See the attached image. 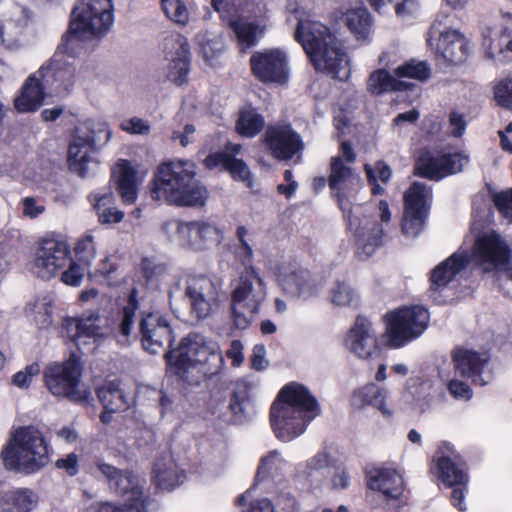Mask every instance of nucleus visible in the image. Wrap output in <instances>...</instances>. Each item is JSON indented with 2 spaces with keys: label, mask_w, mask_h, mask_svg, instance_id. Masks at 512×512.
Here are the masks:
<instances>
[{
  "label": "nucleus",
  "mask_w": 512,
  "mask_h": 512,
  "mask_svg": "<svg viewBox=\"0 0 512 512\" xmlns=\"http://www.w3.org/2000/svg\"><path fill=\"white\" fill-rule=\"evenodd\" d=\"M331 456L326 449L318 451L305 462L299 463L295 469V476L298 480L310 484L321 481L324 470L331 465Z\"/></svg>",
  "instance_id": "nucleus-39"
},
{
  "label": "nucleus",
  "mask_w": 512,
  "mask_h": 512,
  "mask_svg": "<svg viewBox=\"0 0 512 512\" xmlns=\"http://www.w3.org/2000/svg\"><path fill=\"white\" fill-rule=\"evenodd\" d=\"M120 128L123 131L134 135H148L151 130L149 122L138 117H132L122 121Z\"/></svg>",
  "instance_id": "nucleus-62"
},
{
  "label": "nucleus",
  "mask_w": 512,
  "mask_h": 512,
  "mask_svg": "<svg viewBox=\"0 0 512 512\" xmlns=\"http://www.w3.org/2000/svg\"><path fill=\"white\" fill-rule=\"evenodd\" d=\"M289 466V462L282 457L278 450L270 451L260 460L256 480L260 482L267 478L281 477L287 472Z\"/></svg>",
  "instance_id": "nucleus-44"
},
{
  "label": "nucleus",
  "mask_w": 512,
  "mask_h": 512,
  "mask_svg": "<svg viewBox=\"0 0 512 512\" xmlns=\"http://www.w3.org/2000/svg\"><path fill=\"white\" fill-rule=\"evenodd\" d=\"M95 146L94 140L87 134V129L77 126L68 148V162L71 170L85 177L86 165L90 161Z\"/></svg>",
  "instance_id": "nucleus-29"
},
{
  "label": "nucleus",
  "mask_w": 512,
  "mask_h": 512,
  "mask_svg": "<svg viewBox=\"0 0 512 512\" xmlns=\"http://www.w3.org/2000/svg\"><path fill=\"white\" fill-rule=\"evenodd\" d=\"M169 264L152 257H145L141 261V271L148 282L159 281L170 274Z\"/></svg>",
  "instance_id": "nucleus-53"
},
{
  "label": "nucleus",
  "mask_w": 512,
  "mask_h": 512,
  "mask_svg": "<svg viewBox=\"0 0 512 512\" xmlns=\"http://www.w3.org/2000/svg\"><path fill=\"white\" fill-rule=\"evenodd\" d=\"M163 231L170 241L196 252L217 246L223 240L222 231L206 221L171 219L163 224Z\"/></svg>",
  "instance_id": "nucleus-10"
},
{
  "label": "nucleus",
  "mask_w": 512,
  "mask_h": 512,
  "mask_svg": "<svg viewBox=\"0 0 512 512\" xmlns=\"http://www.w3.org/2000/svg\"><path fill=\"white\" fill-rule=\"evenodd\" d=\"M185 472L172 458L156 461L152 472V482L161 490H171L184 482Z\"/></svg>",
  "instance_id": "nucleus-35"
},
{
  "label": "nucleus",
  "mask_w": 512,
  "mask_h": 512,
  "mask_svg": "<svg viewBox=\"0 0 512 512\" xmlns=\"http://www.w3.org/2000/svg\"><path fill=\"white\" fill-rule=\"evenodd\" d=\"M74 253L76 261L85 267H89L96 257V245L93 235L86 234L78 239L74 247Z\"/></svg>",
  "instance_id": "nucleus-55"
},
{
  "label": "nucleus",
  "mask_w": 512,
  "mask_h": 512,
  "mask_svg": "<svg viewBox=\"0 0 512 512\" xmlns=\"http://www.w3.org/2000/svg\"><path fill=\"white\" fill-rule=\"evenodd\" d=\"M138 307L137 290L133 289L129 295L127 304L123 307L120 313V320L117 326L118 342L123 344L126 343L128 337L131 335Z\"/></svg>",
  "instance_id": "nucleus-47"
},
{
  "label": "nucleus",
  "mask_w": 512,
  "mask_h": 512,
  "mask_svg": "<svg viewBox=\"0 0 512 512\" xmlns=\"http://www.w3.org/2000/svg\"><path fill=\"white\" fill-rule=\"evenodd\" d=\"M237 39L243 48H249L258 43L265 31V20L237 19L230 23Z\"/></svg>",
  "instance_id": "nucleus-40"
},
{
  "label": "nucleus",
  "mask_w": 512,
  "mask_h": 512,
  "mask_svg": "<svg viewBox=\"0 0 512 512\" xmlns=\"http://www.w3.org/2000/svg\"><path fill=\"white\" fill-rule=\"evenodd\" d=\"M39 373V364L32 363L30 365H27L23 370L15 373L12 377V383L20 389H27L30 386L33 378L39 375Z\"/></svg>",
  "instance_id": "nucleus-61"
},
{
  "label": "nucleus",
  "mask_w": 512,
  "mask_h": 512,
  "mask_svg": "<svg viewBox=\"0 0 512 512\" xmlns=\"http://www.w3.org/2000/svg\"><path fill=\"white\" fill-rule=\"evenodd\" d=\"M89 198L101 224L119 223L123 220L124 212L110 206L114 200L110 190L92 193Z\"/></svg>",
  "instance_id": "nucleus-43"
},
{
  "label": "nucleus",
  "mask_w": 512,
  "mask_h": 512,
  "mask_svg": "<svg viewBox=\"0 0 512 512\" xmlns=\"http://www.w3.org/2000/svg\"><path fill=\"white\" fill-rule=\"evenodd\" d=\"M79 127H85L87 134L94 140V144H106L112 137V130L108 123L101 119H90L80 124Z\"/></svg>",
  "instance_id": "nucleus-57"
},
{
  "label": "nucleus",
  "mask_w": 512,
  "mask_h": 512,
  "mask_svg": "<svg viewBox=\"0 0 512 512\" xmlns=\"http://www.w3.org/2000/svg\"><path fill=\"white\" fill-rule=\"evenodd\" d=\"M45 86L41 77L36 73L25 81L21 93L15 99V108L22 113L33 112L42 104Z\"/></svg>",
  "instance_id": "nucleus-36"
},
{
  "label": "nucleus",
  "mask_w": 512,
  "mask_h": 512,
  "mask_svg": "<svg viewBox=\"0 0 512 512\" xmlns=\"http://www.w3.org/2000/svg\"><path fill=\"white\" fill-rule=\"evenodd\" d=\"M161 9L165 16L178 26H186L190 13L182 0H161Z\"/></svg>",
  "instance_id": "nucleus-51"
},
{
  "label": "nucleus",
  "mask_w": 512,
  "mask_h": 512,
  "mask_svg": "<svg viewBox=\"0 0 512 512\" xmlns=\"http://www.w3.org/2000/svg\"><path fill=\"white\" fill-rule=\"evenodd\" d=\"M431 69L426 61L409 60L395 69L398 80L413 79L425 81L430 77Z\"/></svg>",
  "instance_id": "nucleus-50"
},
{
  "label": "nucleus",
  "mask_w": 512,
  "mask_h": 512,
  "mask_svg": "<svg viewBox=\"0 0 512 512\" xmlns=\"http://www.w3.org/2000/svg\"><path fill=\"white\" fill-rule=\"evenodd\" d=\"M97 395L104 409L122 411L129 406V400L118 382L112 381L99 387Z\"/></svg>",
  "instance_id": "nucleus-45"
},
{
  "label": "nucleus",
  "mask_w": 512,
  "mask_h": 512,
  "mask_svg": "<svg viewBox=\"0 0 512 512\" xmlns=\"http://www.w3.org/2000/svg\"><path fill=\"white\" fill-rule=\"evenodd\" d=\"M169 366L176 368L181 374L188 368L201 365L203 373L216 372L223 363L218 343L198 333H190L184 337L179 346L165 354Z\"/></svg>",
  "instance_id": "nucleus-6"
},
{
  "label": "nucleus",
  "mask_w": 512,
  "mask_h": 512,
  "mask_svg": "<svg viewBox=\"0 0 512 512\" xmlns=\"http://www.w3.org/2000/svg\"><path fill=\"white\" fill-rule=\"evenodd\" d=\"M70 260L71 249L68 242L58 237H47L39 241L29 269L34 276L50 280L59 275Z\"/></svg>",
  "instance_id": "nucleus-14"
},
{
  "label": "nucleus",
  "mask_w": 512,
  "mask_h": 512,
  "mask_svg": "<svg viewBox=\"0 0 512 512\" xmlns=\"http://www.w3.org/2000/svg\"><path fill=\"white\" fill-rule=\"evenodd\" d=\"M184 282V298L187 299L193 316L206 319L218 309L223 298V284L220 279L197 273L187 274Z\"/></svg>",
  "instance_id": "nucleus-11"
},
{
  "label": "nucleus",
  "mask_w": 512,
  "mask_h": 512,
  "mask_svg": "<svg viewBox=\"0 0 512 512\" xmlns=\"http://www.w3.org/2000/svg\"><path fill=\"white\" fill-rule=\"evenodd\" d=\"M345 347L361 360H371L380 353L378 333L373 324L364 317H357L345 337Z\"/></svg>",
  "instance_id": "nucleus-21"
},
{
  "label": "nucleus",
  "mask_w": 512,
  "mask_h": 512,
  "mask_svg": "<svg viewBox=\"0 0 512 512\" xmlns=\"http://www.w3.org/2000/svg\"><path fill=\"white\" fill-rule=\"evenodd\" d=\"M389 391L375 383H368L353 393V404L358 407L371 406L384 416L391 417L393 410L389 407L387 399Z\"/></svg>",
  "instance_id": "nucleus-33"
},
{
  "label": "nucleus",
  "mask_w": 512,
  "mask_h": 512,
  "mask_svg": "<svg viewBox=\"0 0 512 512\" xmlns=\"http://www.w3.org/2000/svg\"><path fill=\"white\" fill-rule=\"evenodd\" d=\"M229 408L237 420L246 418L251 408L249 392L244 385H238L230 398Z\"/></svg>",
  "instance_id": "nucleus-52"
},
{
  "label": "nucleus",
  "mask_w": 512,
  "mask_h": 512,
  "mask_svg": "<svg viewBox=\"0 0 512 512\" xmlns=\"http://www.w3.org/2000/svg\"><path fill=\"white\" fill-rule=\"evenodd\" d=\"M434 462L438 480L446 487L452 488L451 504L460 512L466 511L465 498L468 492L469 476L459 453L451 444L444 443L438 448Z\"/></svg>",
  "instance_id": "nucleus-8"
},
{
  "label": "nucleus",
  "mask_w": 512,
  "mask_h": 512,
  "mask_svg": "<svg viewBox=\"0 0 512 512\" xmlns=\"http://www.w3.org/2000/svg\"><path fill=\"white\" fill-rule=\"evenodd\" d=\"M253 75L263 83L283 84L288 80V57L280 48L262 49L250 58Z\"/></svg>",
  "instance_id": "nucleus-18"
},
{
  "label": "nucleus",
  "mask_w": 512,
  "mask_h": 512,
  "mask_svg": "<svg viewBox=\"0 0 512 512\" xmlns=\"http://www.w3.org/2000/svg\"><path fill=\"white\" fill-rule=\"evenodd\" d=\"M81 364L72 354L63 363L49 366L45 372V383L49 391L58 397H67L77 403H85L90 392L80 386Z\"/></svg>",
  "instance_id": "nucleus-13"
},
{
  "label": "nucleus",
  "mask_w": 512,
  "mask_h": 512,
  "mask_svg": "<svg viewBox=\"0 0 512 512\" xmlns=\"http://www.w3.org/2000/svg\"><path fill=\"white\" fill-rule=\"evenodd\" d=\"M294 38L309 55L319 50L330 38H335V36L321 22L311 18H299Z\"/></svg>",
  "instance_id": "nucleus-28"
},
{
  "label": "nucleus",
  "mask_w": 512,
  "mask_h": 512,
  "mask_svg": "<svg viewBox=\"0 0 512 512\" xmlns=\"http://www.w3.org/2000/svg\"><path fill=\"white\" fill-rule=\"evenodd\" d=\"M265 125V120L256 109L245 107L239 112L236 123V131L244 137L252 138L256 136Z\"/></svg>",
  "instance_id": "nucleus-46"
},
{
  "label": "nucleus",
  "mask_w": 512,
  "mask_h": 512,
  "mask_svg": "<svg viewBox=\"0 0 512 512\" xmlns=\"http://www.w3.org/2000/svg\"><path fill=\"white\" fill-rule=\"evenodd\" d=\"M10 499L19 512H31L38 504L36 492L28 488H18L10 493Z\"/></svg>",
  "instance_id": "nucleus-56"
},
{
  "label": "nucleus",
  "mask_w": 512,
  "mask_h": 512,
  "mask_svg": "<svg viewBox=\"0 0 512 512\" xmlns=\"http://www.w3.org/2000/svg\"><path fill=\"white\" fill-rule=\"evenodd\" d=\"M468 160V156L462 153L433 154L424 152L416 161L414 172L420 177L440 180L448 175L460 172Z\"/></svg>",
  "instance_id": "nucleus-19"
},
{
  "label": "nucleus",
  "mask_w": 512,
  "mask_h": 512,
  "mask_svg": "<svg viewBox=\"0 0 512 512\" xmlns=\"http://www.w3.org/2000/svg\"><path fill=\"white\" fill-rule=\"evenodd\" d=\"M452 361L455 372L476 385L484 386L492 378L489 357L485 353L458 347L453 351Z\"/></svg>",
  "instance_id": "nucleus-22"
},
{
  "label": "nucleus",
  "mask_w": 512,
  "mask_h": 512,
  "mask_svg": "<svg viewBox=\"0 0 512 512\" xmlns=\"http://www.w3.org/2000/svg\"><path fill=\"white\" fill-rule=\"evenodd\" d=\"M329 299L334 306L355 307L359 304V293L347 281L336 282L329 290Z\"/></svg>",
  "instance_id": "nucleus-48"
},
{
  "label": "nucleus",
  "mask_w": 512,
  "mask_h": 512,
  "mask_svg": "<svg viewBox=\"0 0 512 512\" xmlns=\"http://www.w3.org/2000/svg\"><path fill=\"white\" fill-rule=\"evenodd\" d=\"M494 204L502 216L512 222V189L496 194Z\"/></svg>",
  "instance_id": "nucleus-64"
},
{
  "label": "nucleus",
  "mask_w": 512,
  "mask_h": 512,
  "mask_svg": "<svg viewBox=\"0 0 512 512\" xmlns=\"http://www.w3.org/2000/svg\"><path fill=\"white\" fill-rule=\"evenodd\" d=\"M204 164L209 169L222 167L230 173L234 180L243 182L248 188H253L250 169L241 159L235 158L228 153H214L204 159Z\"/></svg>",
  "instance_id": "nucleus-34"
},
{
  "label": "nucleus",
  "mask_w": 512,
  "mask_h": 512,
  "mask_svg": "<svg viewBox=\"0 0 512 512\" xmlns=\"http://www.w3.org/2000/svg\"><path fill=\"white\" fill-rule=\"evenodd\" d=\"M112 176L117 184V191L126 204L137 198L136 171L127 160H120L112 169Z\"/></svg>",
  "instance_id": "nucleus-38"
},
{
  "label": "nucleus",
  "mask_w": 512,
  "mask_h": 512,
  "mask_svg": "<svg viewBox=\"0 0 512 512\" xmlns=\"http://www.w3.org/2000/svg\"><path fill=\"white\" fill-rule=\"evenodd\" d=\"M114 23L112 0H79L74 6L67 41L102 37Z\"/></svg>",
  "instance_id": "nucleus-7"
},
{
  "label": "nucleus",
  "mask_w": 512,
  "mask_h": 512,
  "mask_svg": "<svg viewBox=\"0 0 512 512\" xmlns=\"http://www.w3.org/2000/svg\"><path fill=\"white\" fill-rule=\"evenodd\" d=\"M22 179L27 186L32 188H45L48 171L41 166H29L22 172Z\"/></svg>",
  "instance_id": "nucleus-59"
},
{
  "label": "nucleus",
  "mask_w": 512,
  "mask_h": 512,
  "mask_svg": "<svg viewBox=\"0 0 512 512\" xmlns=\"http://www.w3.org/2000/svg\"><path fill=\"white\" fill-rule=\"evenodd\" d=\"M267 297V283L260 271L256 267L244 268L230 282L228 311L232 327L248 329L261 313Z\"/></svg>",
  "instance_id": "nucleus-4"
},
{
  "label": "nucleus",
  "mask_w": 512,
  "mask_h": 512,
  "mask_svg": "<svg viewBox=\"0 0 512 512\" xmlns=\"http://www.w3.org/2000/svg\"><path fill=\"white\" fill-rule=\"evenodd\" d=\"M343 21L357 41L365 44L371 42L374 20L365 6L348 9L343 15Z\"/></svg>",
  "instance_id": "nucleus-32"
},
{
  "label": "nucleus",
  "mask_w": 512,
  "mask_h": 512,
  "mask_svg": "<svg viewBox=\"0 0 512 512\" xmlns=\"http://www.w3.org/2000/svg\"><path fill=\"white\" fill-rule=\"evenodd\" d=\"M45 88L58 96H66L76 84L78 74L70 57L60 49L51 57L49 62L37 71Z\"/></svg>",
  "instance_id": "nucleus-17"
},
{
  "label": "nucleus",
  "mask_w": 512,
  "mask_h": 512,
  "mask_svg": "<svg viewBox=\"0 0 512 512\" xmlns=\"http://www.w3.org/2000/svg\"><path fill=\"white\" fill-rule=\"evenodd\" d=\"M195 164L188 160H172L159 165L151 188V197L176 206L203 205L206 188L195 178Z\"/></svg>",
  "instance_id": "nucleus-3"
},
{
  "label": "nucleus",
  "mask_w": 512,
  "mask_h": 512,
  "mask_svg": "<svg viewBox=\"0 0 512 512\" xmlns=\"http://www.w3.org/2000/svg\"><path fill=\"white\" fill-rule=\"evenodd\" d=\"M266 143L275 158L289 160L303 149V143L289 124L269 126Z\"/></svg>",
  "instance_id": "nucleus-26"
},
{
  "label": "nucleus",
  "mask_w": 512,
  "mask_h": 512,
  "mask_svg": "<svg viewBox=\"0 0 512 512\" xmlns=\"http://www.w3.org/2000/svg\"><path fill=\"white\" fill-rule=\"evenodd\" d=\"M27 22V15L20 8H17L14 18L0 20V46L10 51L19 49Z\"/></svg>",
  "instance_id": "nucleus-37"
},
{
  "label": "nucleus",
  "mask_w": 512,
  "mask_h": 512,
  "mask_svg": "<svg viewBox=\"0 0 512 512\" xmlns=\"http://www.w3.org/2000/svg\"><path fill=\"white\" fill-rule=\"evenodd\" d=\"M365 171L369 183L372 185L371 190L373 194H383L384 188H382L377 181L378 179L381 180L383 183L389 181L392 174L390 166H388L382 161H379L375 164L374 167L370 166L369 164H366Z\"/></svg>",
  "instance_id": "nucleus-54"
},
{
  "label": "nucleus",
  "mask_w": 512,
  "mask_h": 512,
  "mask_svg": "<svg viewBox=\"0 0 512 512\" xmlns=\"http://www.w3.org/2000/svg\"><path fill=\"white\" fill-rule=\"evenodd\" d=\"M82 338L102 337L107 333V319L98 311H87L79 317Z\"/></svg>",
  "instance_id": "nucleus-49"
},
{
  "label": "nucleus",
  "mask_w": 512,
  "mask_h": 512,
  "mask_svg": "<svg viewBox=\"0 0 512 512\" xmlns=\"http://www.w3.org/2000/svg\"><path fill=\"white\" fill-rule=\"evenodd\" d=\"M25 311L30 322L39 329H46L53 322V299L48 294L40 295L27 304Z\"/></svg>",
  "instance_id": "nucleus-42"
},
{
  "label": "nucleus",
  "mask_w": 512,
  "mask_h": 512,
  "mask_svg": "<svg viewBox=\"0 0 512 512\" xmlns=\"http://www.w3.org/2000/svg\"><path fill=\"white\" fill-rule=\"evenodd\" d=\"M98 512H147V504L124 502L122 505L103 503L99 506Z\"/></svg>",
  "instance_id": "nucleus-63"
},
{
  "label": "nucleus",
  "mask_w": 512,
  "mask_h": 512,
  "mask_svg": "<svg viewBox=\"0 0 512 512\" xmlns=\"http://www.w3.org/2000/svg\"><path fill=\"white\" fill-rule=\"evenodd\" d=\"M87 268L88 267H85L78 261L73 260V258L71 257V260L66 266V269L64 268L62 271H60V279L64 284L68 286H80L86 274Z\"/></svg>",
  "instance_id": "nucleus-58"
},
{
  "label": "nucleus",
  "mask_w": 512,
  "mask_h": 512,
  "mask_svg": "<svg viewBox=\"0 0 512 512\" xmlns=\"http://www.w3.org/2000/svg\"><path fill=\"white\" fill-rule=\"evenodd\" d=\"M140 332L143 347L151 354L159 353L165 346L170 347L174 341L168 319L158 312L143 315L140 321Z\"/></svg>",
  "instance_id": "nucleus-23"
},
{
  "label": "nucleus",
  "mask_w": 512,
  "mask_h": 512,
  "mask_svg": "<svg viewBox=\"0 0 512 512\" xmlns=\"http://www.w3.org/2000/svg\"><path fill=\"white\" fill-rule=\"evenodd\" d=\"M431 198L430 187L421 182L413 183L404 194L402 232L406 236L415 238L423 231Z\"/></svg>",
  "instance_id": "nucleus-16"
},
{
  "label": "nucleus",
  "mask_w": 512,
  "mask_h": 512,
  "mask_svg": "<svg viewBox=\"0 0 512 512\" xmlns=\"http://www.w3.org/2000/svg\"><path fill=\"white\" fill-rule=\"evenodd\" d=\"M411 84L398 77L392 76L385 69H377L371 73L367 82L368 91L374 95H381L392 91H405L411 88Z\"/></svg>",
  "instance_id": "nucleus-41"
},
{
  "label": "nucleus",
  "mask_w": 512,
  "mask_h": 512,
  "mask_svg": "<svg viewBox=\"0 0 512 512\" xmlns=\"http://www.w3.org/2000/svg\"><path fill=\"white\" fill-rule=\"evenodd\" d=\"M308 56L317 70L335 79L343 80L348 77L347 55L336 37L330 38L324 46Z\"/></svg>",
  "instance_id": "nucleus-24"
},
{
  "label": "nucleus",
  "mask_w": 512,
  "mask_h": 512,
  "mask_svg": "<svg viewBox=\"0 0 512 512\" xmlns=\"http://www.w3.org/2000/svg\"><path fill=\"white\" fill-rule=\"evenodd\" d=\"M360 184L358 174L340 156H334L330 162L329 186L337 197L339 206L347 217L349 231L355 238L357 253L368 258L381 244L383 227L378 224L370 206L350 207L348 197Z\"/></svg>",
  "instance_id": "nucleus-1"
},
{
  "label": "nucleus",
  "mask_w": 512,
  "mask_h": 512,
  "mask_svg": "<svg viewBox=\"0 0 512 512\" xmlns=\"http://www.w3.org/2000/svg\"><path fill=\"white\" fill-rule=\"evenodd\" d=\"M319 414L320 405L310 391L301 384L290 383L272 404L271 427L278 440L290 442L302 435Z\"/></svg>",
  "instance_id": "nucleus-2"
},
{
  "label": "nucleus",
  "mask_w": 512,
  "mask_h": 512,
  "mask_svg": "<svg viewBox=\"0 0 512 512\" xmlns=\"http://www.w3.org/2000/svg\"><path fill=\"white\" fill-rule=\"evenodd\" d=\"M389 346L400 348L419 338L428 327L429 312L420 305L404 306L386 316Z\"/></svg>",
  "instance_id": "nucleus-9"
},
{
  "label": "nucleus",
  "mask_w": 512,
  "mask_h": 512,
  "mask_svg": "<svg viewBox=\"0 0 512 512\" xmlns=\"http://www.w3.org/2000/svg\"><path fill=\"white\" fill-rule=\"evenodd\" d=\"M95 467L108 482L110 489L122 497L124 502L146 504L143 486L130 471L120 470L101 460L96 462Z\"/></svg>",
  "instance_id": "nucleus-20"
},
{
  "label": "nucleus",
  "mask_w": 512,
  "mask_h": 512,
  "mask_svg": "<svg viewBox=\"0 0 512 512\" xmlns=\"http://www.w3.org/2000/svg\"><path fill=\"white\" fill-rule=\"evenodd\" d=\"M494 98L499 106L512 110V76L501 80L495 86Z\"/></svg>",
  "instance_id": "nucleus-60"
},
{
  "label": "nucleus",
  "mask_w": 512,
  "mask_h": 512,
  "mask_svg": "<svg viewBox=\"0 0 512 512\" xmlns=\"http://www.w3.org/2000/svg\"><path fill=\"white\" fill-rule=\"evenodd\" d=\"M450 24V13L441 11L429 29L427 43L438 57L456 65L465 61L468 46L466 38Z\"/></svg>",
  "instance_id": "nucleus-12"
},
{
  "label": "nucleus",
  "mask_w": 512,
  "mask_h": 512,
  "mask_svg": "<svg viewBox=\"0 0 512 512\" xmlns=\"http://www.w3.org/2000/svg\"><path fill=\"white\" fill-rule=\"evenodd\" d=\"M470 256L466 250L459 249L446 260L438 264L431 273V290L438 291L446 287L468 265Z\"/></svg>",
  "instance_id": "nucleus-30"
},
{
  "label": "nucleus",
  "mask_w": 512,
  "mask_h": 512,
  "mask_svg": "<svg viewBox=\"0 0 512 512\" xmlns=\"http://www.w3.org/2000/svg\"><path fill=\"white\" fill-rule=\"evenodd\" d=\"M166 59L169 61L167 77L182 85L189 73V43L182 35H173L165 40Z\"/></svg>",
  "instance_id": "nucleus-25"
},
{
  "label": "nucleus",
  "mask_w": 512,
  "mask_h": 512,
  "mask_svg": "<svg viewBox=\"0 0 512 512\" xmlns=\"http://www.w3.org/2000/svg\"><path fill=\"white\" fill-rule=\"evenodd\" d=\"M4 466L11 471L29 475L49 462L48 446L42 433L32 426L15 430L2 451Z\"/></svg>",
  "instance_id": "nucleus-5"
},
{
  "label": "nucleus",
  "mask_w": 512,
  "mask_h": 512,
  "mask_svg": "<svg viewBox=\"0 0 512 512\" xmlns=\"http://www.w3.org/2000/svg\"><path fill=\"white\" fill-rule=\"evenodd\" d=\"M512 258V249L498 233L492 231L480 236L474 246L472 260L484 273L507 269Z\"/></svg>",
  "instance_id": "nucleus-15"
},
{
  "label": "nucleus",
  "mask_w": 512,
  "mask_h": 512,
  "mask_svg": "<svg viewBox=\"0 0 512 512\" xmlns=\"http://www.w3.org/2000/svg\"><path fill=\"white\" fill-rule=\"evenodd\" d=\"M277 281L283 291L290 296L311 294L313 290L310 272L295 265L281 266Z\"/></svg>",
  "instance_id": "nucleus-31"
},
{
  "label": "nucleus",
  "mask_w": 512,
  "mask_h": 512,
  "mask_svg": "<svg viewBox=\"0 0 512 512\" xmlns=\"http://www.w3.org/2000/svg\"><path fill=\"white\" fill-rule=\"evenodd\" d=\"M369 489L380 493L387 500H398L404 491L402 475L393 468L374 467L366 473Z\"/></svg>",
  "instance_id": "nucleus-27"
}]
</instances>
